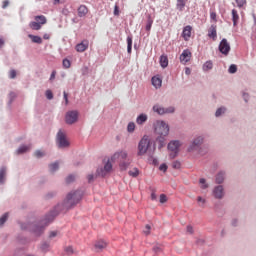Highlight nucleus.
<instances>
[{
  "mask_svg": "<svg viewBox=\"0 0 256 256\" xmlns=\"http://www.w3.org/2000/svg\"><path fill=\"white\" fill-rule=\"evenodd\" d=\"M81 199H83V190H74L69 192L63 203L56 205L53 210L46 214V222L53 223L55 217H57L59 213L73 209V207H75V205H77Z\"/></svg>",
  "mask_w": 256,
  "mask_h": 256,
  "instance_id": "f257e3e1",
  "label": "nucleus"
},
{
  "mask_svg": "<svg viewBox=\"0 0 256 256\" xmlns=\"http://www.w3.org/2000/svg\"><path fill=\"white\" fill-rule=\"evenodd\" d=\"M47 215L44 216V219L40 220L39 222H20V229L22 231H30V233H33L35 237H41L43 235V231H45V228L49 223L47 222Z\"/></svg>",
  "mask_w": 256,
  "mask_h": 256,
  "instance_id": "f03ea898",
  "label": "nucleus"
},
{
  "mask_svg": "<svg viewBox=\"0 0 256 256\" xmlns=\"http://www.w3.org/2000/svg\"><path fill=\"white\" fill-rule=\"evenodd\" d=\"M205 143V134H196L189 142L187 147L188 153H198V155H206L207 152L203 150Z\"/></svg>",
  "mask_w": 256,
  "mask_h": 256,
  "instance_id": "7ed1b4c3",
  "label": "nucleus"
},
{
  "mask_svg": "<svg viewBox=\"0 0 256 256\" xmlns=\"http://www.w3.org/2000/svg\"><path fill=\"white\" fill-rule=\"evenodd\" d=\"M56 147L58 149H68L70 147L71 143H69V140H67V134L63 129H59L56 134Z\"/></svg>",
  "mask_w": 256,
  "mask_h": 256,
  "instance_id": "20e7f679",
  "label": "nucleus"
},
{
  "mask_svg": "<svg viewBox=\"0 0 256 256\" xmlns=\"http://www.w3.org/2000/svg\"><path fill=\"white\" fill-rule=\"evenodd\" d=\"M151 145H152V143H151V139L149 138V136L144 135L138 143L137 155L139 157H143V155H145L147 153V151H149Z\"/></svg>",
  "mask_w": 256,
  "mask_h": 256,
  "instance_id": "39448f33",
  "label": "nucleus"
},
{
  "mask_svg": "<svg viewBox=\"0 0 256 256\" xmlns=\"http://www.w3.org/2000/svg\"><path fill=\"white\" fill-rule=\"evenodd\" d=\"M154 133L158 136H167L169 135V124L163 120H157L154 123Z\"/></svg>",
  "mask_w": 256,
  "mask_h": 256,
  "instance_id": "423d86ee",
  "label": "nucleus"
},
{
  "mask_svg": "<svg viewBox=\"0 0 256 256\" xmlns=\"http://www.w3.org/2000/svg\"><path fill=\"white\" fill-rule=\"evenodd\" d=\"M212 195L214 199H223L225 197V187L223 186V184H217L216 186H214L212 190Z\"/></svg>",
  "mask_w": 256,
  "mask_h": 256,
  "instance_id": "0eeeda50",
  "label": "nucleus"
},
{
  "mask_svg": "<svg viewBox=\"0 0 256 256\" xmlns=\"http://www.w3.org/2000/svg\"><path fill=\"white\" fill-rule=\"evenodd\" d=\"M218 49H219L220 53H222V55L227 56V55H229V53L231 51V44H229V42L227 41L226 38H223L220 41Z\"/></svg>",
  "mask_w": 256,
  "mask_h": 256,
  "instance_id": "6e6552de",
  "label": "nucleus"
},
{
  "mask_svg": "<svg viewBox=\"0 0 256 256\" xmlns=\"http://www.w3.org/2000/svg\"><path fill=\"white\" fill-rule=\"evenodd\" d=\"M77 119H79V113L75 110L68 111L65 116V121L67 125H73V123H77Z\"/></svg>",
  "mask_w": 256,
  "mask_h": 256,
  "instance_id": "1a4fd4ad",
  "label": "nucleus"
},
{
  "mask_svg": "<svg viewBox=\"0 0 256 256\" xmlns=\"http://www.w3.org/2000/svg\"><path fill=\"white\" fill-rule=\"evenodd\" d=\"M227 181V171L220 170L214 176V183L216 185H223Z\"/></svg>",
  "mask_w": 256,
  "mask_h": 256,
  "instance_id": "9d476101",
  "label": "nucleus"
},
{
  "mask_svg": "<svg viewBox=\"0 0 256 256\" xmlns=\"http://www.w3.org/2000/svg\"><path fill=\"white\" fill-rule=\"evenodd\" d=\"M111 169H113V164H111V162L108 160L103 168L97 169V175H99V177H105L107 173L111 171Z\"/></svg>",
  "mask_w": 256,
  "mask_h": 256,
  "instance_id": "9b49d317",
  "label": "nucleus"
},
{
  "mask_svg": "<svg viewBox=\"0 0 256 256\" xmlns=\"http://www.w3.org/2000/svg\"><path fill=\"white\" fill-rule=\"evenodd\" d=\"M191 51L189 49H185L182 52V55H180L179 59L181 63H189L191 61Z\"/></svg>",
  "mask_w": 256,
  "mask_h": 256,
  "instance_id": "f8f14e48",
  "label": "nucleus"
},
{
  "mask_svg": "<svg viewBox=\"0 0 256 256\" xmlns=\"http://www.w3.org/2000/svg\"><path fill=\"white\" fill-rule=\"evenodd\" d=\"M89 49V40H83L82 42L76 45V51L78 53H83Z\"/></svg>",
  "mask_w": 256,
  "mask_h": 256,
  "instance_id": "ddd939ff",
  "label": "nucleus"
},
{
  "mask_svg": "<svg viewBox=\"0 0 256 256\" xmlns=\"http://www.w3.org/2000/svg\"><path fill=\"white\" fill-rule=\"evenodd\" d=\"M179 147H181V141L172 140L168 143L167 149L168 151H179Z\"/></svg>",
  "mask_w": 256,
  "mask_h": 256,
  "instance_id": "4468645a",
  "label": "nucleus"
},
{
  "mask_svg": "<svg viewBox=\"0 0 256 256\" xmlns=\"http://www.w3.org/2000/svg\"><path fill=\"white\" fill-rule=\"evenodd\" d=\"M5 181H7V168L2 166L0 168V185H5Z\"/></svg>",
  "mask_w": 256,
  "mask_h": 256,
  "instance_id": "2eb2a0df",
  "label": "nucleus"
},
{
  "mask_svg": "<svg viewBox=\"0 0 256 256\" xmlns=\"http://www.w3.org/2000/svg\"><path fill=\"white\" fill-rule=\"evenodd\" d=\"M208 37L210 39H213V41H215V39H217V26L216 25H211L209 30H208Z\"/></svg>",
  "mask_w": 256,
  "mask_h": 256,
  "instance_id": "dca6fc26",
  "label": "nucleus"
},
{
  "mask_svg": "<svg viewBox=\"0 0 256 256\" xmlns=\"http://www.w3.org/2000/svg\"><path fill=\"white\" fill-rule=\"evenodd\" d=\"M94 247H95L97 253H99V252H101L103 249H105L107 247V242H105L103 240H98L94 244Z\"/></svg>",
  "mask_w": 256,
  "mask_h": 256,
  "instance_id": "f3484780",
  "label": "nucleus"
},
{
  "mask_svg": "<svg viewBox=\"0 0 256 256\" xmlns=\"http://www.w3.org/2000/svg\"><path fill=\"white\" fill-rule=\"evenodd\" d=\"M151 81L153 87H155L156 89H160L161 85H163V80L158 76L152 77Z\"/></svg>",
  "mask_w": 256,
  "mask_h": 256,
  "instance_id": "a211bd4d",
  "label": "nucleus"
},
{
  "mask_svg": "<svg viewBox=\"0 0 256 256\" xmlns=\"http://www.w3.org/2000/svg\"><path fill=\"white\" fill-rule=\"evenodd\" d=\"M227 113V107L226 106H220L219 108L216 109L215 112V117L219 119V117H223Z\"/></svg>",
  "mask_w": 256,
  "mask_h": 256,
  "instance_id": "6ab92c4d",
  "label": "nucleus"
},
{
  "mask_svg": "<svg viewBox=\"0 0 256 256\" xmlns=\"http://www.w3.org/2000/svg\"><path fill=\"white\" fill-rule=\"evenodd\" d=\"M147 119H148L147 114L142 113L138 115V117L136 118V123L137 125H144V123H147Z\"/></svg>",
  "mask_w": 256,
  "mask_h": 256,
  "instance_id": "aec40b11",
  "label": "nucleus"
},
{
  "mask_svg": "<svg viewBox=\"0 0 256 256\" xmlns=\"http://www.w3.org/2000/svg\"><path fill=\"white\" fill-rule=\"evenodd\" d=\"M127 53L128 55H131L132 51H133V36L129 35L127 36Z\"/></svg>",
  "mask_w": 256,
  "mask_h": 256,
  "instance_id": "412c9836",
  "label": "nucleus"
},
{
  "mask_svg": "<svg viewBox=\"0 0 256 256\" xmlns=\"http://www.w3.org/2000/svg\"><path fill=\"white\" fill-rule=\"evenodd\" d=\"M152 110L154 113H157V115H165V107L162 105L156 104L153 106Z\"/></svg>",
  "mask_w": 256,
  "mask_h": 256,
  "instance_id": "4be33fe9",
  "label": "nucleus"
},
{
  "mask_svg": "<svg viewBox=\"0 0 256 256\" xmlns=\"http://www.w3.org/2000/svg\"><path fill=\"white\" fill-rule=\"evenodd\" d=\"M191 29L192 28L190 25L184 27V29H183L182 37H184L185 41H187L191 37Z\"/></svg>",
  "mask_w": 256,
  "mask_h": 256,
  "instance_id": "5701e85b",
  "label": "nucleus"
},
{
  "mask_svg": "<svg viewBox=\"0 0 256 256\" xmlns=\"http://www.w3.org/2000/svg\"><path fill=\"white\" fill-rule=\"evenodd\" d=\"M89 13V8L85 5H80L78 8V17H85Z\"/></svg>",
  "mask_w": 256,
  "mask_h": 256,
  "instance_id": "b1692460",
  "label": "nucleus"
},
{
  "mask_svg": "<svg viewBox=\"0 0 256 256\" xmlns=\"http://www.w3.org/2000/svg\"><path fill=\"white\" fill-rule=\"evenodd\" d=\"M169 66V58H167L166 55H161L160 56V67H162V69H166V67Z\"/></svg>",
  "mask_w": 256,
  "mask_h": 256,
  "instance_id": "393cba45",
  "label": "nucleus"
},
{
  "mask_svg": "<svg viewBox=\"0 0 256 256\" xmlns=\"http://www.w3.org/2000/svg\"><path fill=\"white\" fill-rule=\"evenodd\" d=\"M127 159V152L121 151V152H116L112 157L111 160L115 161V159Z\"/></svg>",
  "mask_w": 256,
  "mask_h": 256,
  "instance_id": "a878e982",
  "label": "nucleus"
},
{
  "mask_svg": "<svg viewBox=\"0 0 256 256\" xmlns=\"http://www.w3.org/2000/svg\"><path fill=\"white\" fill-rule=\"evenodd\" d=\"M156 141L158 142V149H163V147L165 146V141H167V136H158L156 138Z\"/></svg>",
  "mask_w": 256,
  "mask_h": 256,
  "instance_id": "bb28decb",
  "label": "nucleus"
},
{
  "mask_svg": "<svg viewBox=\"0 0 256 256\" xmlns=\"http://www.w3.org/2000/svg\"><path fill=\"white\" fill-rule=\"evenodd\" d=\"M50 247L51 243L47 241H44L40 244V250L42 251V253H48Z\"/></svg>",
  "mask_w": 256,
  "mask_h": 256,
  "instance_id": "cd10ccee",
  "label": "nucleus"
},
{
  "mask_svg": "<svg viewBox=\"0 0 256 256\" xmlns=\"http://www.w3.org/2000/svg\"><path fill=\"white\" fill-rule=\"evenodd\" d=\"M28 37L29 39H31L32 43H37L38 45H41V43H43V38H41V36L29 34Z\"/></svg>",
  "mask_w": 256,
  "mask_h": 256,
  "instance_id": "c85d7f7f",
  "label": "nucleus"
},
{
  "mask_svg": "<svg viewBox=\"0 0 256 256\" xmlns=\"http://www.w3.org/2000/svg\"><path fill=\"white\" fill-rule=\"evenodd\" d=\"M232 21L234 27H237V24L239 23V13L235 9H232Z\"/></svg>",
  "mask_w": 256,
  "mask_h": 256,
  "instance_id": "c756f323",
  "label": "nucleus"
},
{
  "mask_svg": "<svg viewBox=\"0 0 256 256\" xmlns=\"http://www.w3.org/2000/svg\"><path fill=\"white\" fill-rule=\"evenodd\" d=\"M35 21H37L42 27L47 24V17L44 15H38L34 17Z\"/></svg>",
  "mask_w": 256,
  "mask_h": 256,
  "instance_id": "7c9ffc66",
  "label": "nucleus"
},
{
  "mask_svg": "<svg viewBox=\"0 0 256 256\" xmlns=\"http://www.w3.org/2000/svg\"><path fill=\"white\" fill-rule=\"evenodd\" d=\"M30 146L27 145H21L17 150L16 153L17 155H23V153H27L29 151Z\"/></svg>",
  "mask_w": 256,
  "mask_h": 256,
  "instance_id": "2f4dec72",
  "label": "nucleus"
},
{
  "mask_svg": "<svg viewBox=\"0 0 256 256\" xmlns=\"http://www.w3.org/2000/svg\"><path fill=\"white\" fill-rule=\"evenodd\" d=\"M29 27L33 31H39L42 26L35 20L29 23Z\"/></svg>",
  "mask_w": 256,
  "mask_h": 256,
  "instance_id": "473e14b6",
  "label": "nucleus"
},
{
  "mask_svg": "<svg viewBox=\"0 0 256 256\" xmlns=\"http://www.w3.org/2000/svg\"><path fill=\"white\" fill-rule=\"evenodd\" d=\"M7 221H9V212L4 213L0 217V227H3V225H5Z\"/></svg>",
  "mask_w": 256,
  "mask_h": 256,
  "instance_id": "72a5a7b5",
  "label": "nucleus"
},
{
  "mask_svg": "<svg viewBox=\"0 0 256 256\" xmlns=\"http://www.w3.org/2000/svg\"><path fill=\"white\" fill-rule=\"evenodd\" d=\"M151 27H153V18L151 14L147 15V23H146V31H151Z\"/></svg>",
  "mask_w": 256,
  "mask_h": 256,
  "instance_id": "f704fd0d",
  "label": "nucleus"
},
{
  "mask_svg": "<svg viewBox=\"0 0 256 256\" xmlns=\"http://www.w3.org/2000/svg\"><path fill=\"white\" fill-rule=\"evenodd\" d=\"M203 71H211L213 69V62L211 60L206 61L202 67Z\"/></svg>",
  "mask_w": 256,
  "mask_h": 256,
  "instance_id": "c9c22d12",
  "label": "nucleus"
},
{
  "mask_svg": "<svg viewBox=\"0 0 256 256\" xmlns=\"http://www.w3.org/2000/svg\"><path fill=\"white\" fill-rule=\"evenodd\" d=\"M148 161L151 165H154L155 167H157V165H159V160L157 158L153 157L151 154H149Z\"/></svg>",
  "mask_w": 256,
  "mask_h": 256,
  "instance_id": "e433bc0d",
  "label": "nucleus"
},
{
  "mask_svg": "<svg viewBox=\"0 0 256 256\" xmlns=\"http://www.w3.org/2000/svg\"><path fill=\"white\" fill-rule=\"evenodd\" d=\"M49 169L51 173H55V171H59V162H54L49 165Z\"/></svg>",
  "mask_w": 256,
  "mask_h": 256,
  "instance_id": "4c0bfd02",
  "label": "nucleus"
},
{
  "mask_svg": "<svg viewBox=\"0 0 256 256\" xmlns=\"http://www.w3.org/2000/svg\"><path fill=\"white\" fill-rule=\"evenodd\" d=\"M175 113V107L169 106V107H164V115H171Z\"/></svg>",
  "mask_w": 256,
  "mask_h": 256,
  "instance_id": "58836bf2",
  "label": "nucleus"
},
{
  "mask_svg": "<svg viewBox=\"0 0 256 256\" xmlns=\"http://www.w3.org/2000/svg\"><path fill=\"white\" fill-rule=\"evenodd\" d=\"M16 98H17V94L15 92L9 93V101H8L9 107H11V105L13 104V101H15Z\"/></svg>",
  "mask_w": 256,
  "mask_h": 256,
  "instance_id": "ea45409f",
  "label": "nucleus"
},
{
  "mask_svg": "<svg viewBox=\"0 0 256 256\" xmlns=\"http://www.w3.org/2000/svg\"><path fill=\"white\" fill-rule=\"evenodd\" d=\"M129 165H131V161H124L120 163V169L121 171H126L128 169Z\"/></svg>",
  "mask_w": 256,
  "mask_h": 256,
  "instance_id": "a19ab883",
  "label": "nucleus"
},
{
  "mask_svg": "<svg viewBox=\"0 0 256 256\" xmlns=\"http://www.w3.org/2000/svg\"><path fill=\"white\" fill-rule=\"evenodd\" d=\"M228 73H230V75H235V73H237V65L231 64L228 68Z\"/></svg>",
  "mask_w": 256,
  "mask_h": 256,
  "instance_id": "79ce46f5",
  "label": "nucleus"
},
{
  "mask_svg": "<svg viewBox=\"0 0 256 256\" xmlns=\"http://www.w3.org/2000/svg\"><path fill=\"white\" fill-rule=\"evenodd\" d=\"M199 183L201 185V189H209V184H207V180H205V178H200Z\"/></svg>",
  "mask_w": 256,
  "mask_h": 256,
  "instance_id": "37998d69",
  "label": "nucleus"
},
{
  "mask_svg": "<svg viewBox=\"0 0 256 256\" xmlns=\"http://www.w3.org/2000/svg\"><path fill=\"white\" fill-rule=\"evenodd\" d=\"M128 175H130V177H139V169L134 168L133 170H130Z\"/></svg>",
  "mask_w": 256,
  "mask_h": 256,
  "instance_id": "c03bdc74",
  "label": "nucleus"
},
{
  "mask_svg": "<svg viewBox=\"0 0 256 256\" xmlns=\"http://www.w3.org/2000/svg\"><path fill=\"white\" fill-rule=\"evenodd\" d=\"M62 65L64 67V69H69V67H71V60L65 58L62 61Z\"/></svg>",
  "mask_w": 256,
  "mask_h": 256,
  "instance_id": "a18cd8bd",
  "label": "nucleus"
},
{
  "mask_svg": "<svg viewBox=\"0 0 256 256\" xmlns=\"http://www.w3.org/2000/svg\"><path fill=\"white\" fill-rule=\"evenodd\" d=\"M177 7L179 8V11H183L185 8V0H177Z\"/></svg>",
  "mask_w": 256,
  "mask_h": 256,
  "instance_id": "49530a36",
  "label": "nucleus"
},
{
  "mask_svg": "<svg viewBox=\"0 0 256 256\" xmlns=\"http://www.w3.org/2000/svg\"><path fill=\"white\" fill-rule=\"evenodd\" d=\"M65 253H67L68 255H73V253H75V250H73V246H67L64 248Z\"/></svg>",
  "mask_w": 256,
  "mask_h": 256,
  "instance_id": "de8ad7c7",
  "label": "nucleus"
},
{
  "mask_svg": "<svg viewBox=\"0 0 256 256\" xmlns=\"http://www.w3.org/2000/svg\"><path fill=\"white\" fill-rule=\"evenodd\" d=\"M237 7H239V9H241L242 7H244V5L247 4V0H235Z\"/></svg>",
  "mask_w": 256,
  "mask_h": 256,
  "instance_id": "09e8293b",
  "label": "nucleus"
},
{
  "mask_svg": "<svg viewBox=\"0 0 256 256\" xmlns=\"http://www.w3.org/2000/svg\"><path fill=\"white\" fill-rule=\"evenodd\" d=\"M128 133H133L135 131V124L133 122H130L127 126Z\"/></svg>",
  "mask_w": 256,
  "mask_h": 256,
  "instance_id": "8fccbe9b",
  "label": "nucleus"
},
{
  "mask_svg": "<svg viewBox=\"0 0 256 256\" xmlns=\"http://www.w3.org/2000/svg\"><path fill=\"white\" fill-rule=\"evenodd\" d=\"M35 157H37V159H41V157H45V153L41 150H36Z\"/></svg>",
  "mask_w": 256,
  "mask_h": 256,
  "instance_id": "3c124183",
  "label": "nucleus"
},
{
  "mask_svg": "<svg viewBox=\"0 0 256 256\" xmlns=\"http://www.w3.org/2000/svg\"><path fill=\"white\" fill-rule=\"evenodd\" d=\"M170 151H171V153L169 154L170 159H175V157L179 155L178 150H170Z\"/></svg>",
  "mask_w": 256,
  "mask_h": 256,
  "instance_id": "603ef678",
  "label": "nucleus"
},
{
  "mask_svg": "<svg viewBox=\"0 0 256 256\" xmlns=\"http://www.w3.org/2000/svg\"><path fill=\"white\" fill-rule=\"evenodd\" d=\"M173 169H181V162L179 160H176L172 163Z\"/></svg>",
  "mask_w": 256,
  "mask_h": 256,
  "instance_id": "864d4df0",
  "label": "nucleus"
},
{
  "mask_svg": "<svg viewBox=\"0 0 256 256\" xmlns=\"http://www.w3.org/2000/svg\"><path fill=\"white\" fill-rule=\"evenodd\" d=\"M57 195V192L52 191V192H48L46 194V199H53V197H55Z\"/></svg>",
  "mask_w": 256,
  "mask_h": 256,
  "instance_id": "5fc2aeb1",
  "label": "nucleus"
},
{
  "mask_svg": "<svg viewBox=\"0 0 256 256\" xmlns=\"http://www.w3.org/2000/svg\"><path fill=\"white\" fill-rule=\"evenodd\" d=\"M144 235H149L151 233V225L147 224L143 230Z\"/></svg>",
  "mask_w": 256,
  "mask_h": 256,
  "instance_id": "6e6d98bb",
  "label": "nucleus"
},
{
  "mask_svg": "<svg viewBox=\"0 0 256 256\" xmlns=\"http://www.w3.org/2000/svg\"><path fill=\"white\" fill-rule=\"evenodd\" d=\"M46 98L51 101L53 99V92L51 90H46Z\"/></svg>",
  "mask_w": 256,
  "mask_h": 256,
  "instance_id": "4d7b16f0",
  "label": "nucleus"
},
{
  "mask_svg": "<svg viewBox=\"0 0 256 256\" xmlns=\"http://www.w3.org/2000/svg\"><path fill=\"white\" fill-rule=\"evenodd\" d=\"M73 181H75V176L73 174H70L67 178H66V183H73Z\"/></svg>",
  "mask_w": 256,
  "mask_h": 256,
  "instance_id": "13d9d810",
  "label": "nucleus"
},
{
  "mask_svg": "<svg viewBox=\"0 0 256 256\" xmlns=\"http://www.w3.org/2000/svg\"><path fill=\"white\" fill-rule=\"evenodd\" d=\"M231 226L232 227H238L239 226V219L234 218L231 220Z\"/></svg>",
  "mask_w": 256,
  "mask_h": 256,
  "instance_id": "bf43d9fd",
  "label": "nucleus"
},
{
  "mask_svg": "<svg viewBox=\"0 0 256 256\" xmlns=\"http://www.w3.org/2000/svg\"><path fill=\"white\" fill-rule=\"evenodd\" d=\"M167 169H168V166L165 163L161 164L160 167H159V170L163 171V173H166Z\"/></svg>",
  "mask_w": 256,
  "mask_h": 256,
  "instance_id": "052dcab7",
  "label": "nucleus"
},
{
  "mask_svg": "<svg viewBox=\"0 0 256 256\" xmlns=\"http://www.w3.org/2000/svg\"><path fill=\"white\" fill-rule=\"evenodd\" d=\"M17 77V71L16 70H11L9 73V78L10 79H15Z\"/></svg>",
  "mask_w": 256,
  "mask_h": 256,
  "instance_id": "680f3d73",
  "label": "nucleus"
},
{
  "mask_svg": "<svg viewBox=\"0 0 256 256\" xmlns=\"http://www.w3.org/2000/svg\"><path fill=\"white\" fill-rule=\"evenodd\" d=\"M160 203H167V195L165 194L160 195Z\"/></svg>",
  "mask_w": 256,
  "mask_h": 256,
  "instance_id": "e2e57ef3",
  "label": "nucleus"
},
{
  "mask_svg": "<svg viewBox=\"0 0 256 256\" xmlns=\"http://www.w3.org/2000/svg\"><path fill=\"white\" fill-rule=\"evenodd\" d=\"M153 251H154V253H161L162 248H161V246L156 245L153 247Z\"/></svg>",
  "mask_w": 256,
  "mask_h": 256,
  "instance_id": "0e129e2a",
  "label": "nucleus"
},
{
  "mask_svg": "<svg viewBox=\"0 0 256 256\" xmlns=\"http://www.w3.org/2000/svg\"><path fill=\"white\" fill-rule=\"evenodd\" d=\"M56 75H57V71L53 70L52 73H51V75H50V79H49V80H50V81H55Z\"/></svg>",
  "mask_w": 256,
  "mask_h": 256,
  "instance_id": "69168bd1",
  "label": "nucleus"
},
{
  "mask_svg": "<svg viewBox=\"0 0 256 256\" xmlns=\"http://www.w3.org/2000/svg\"><path fill=\"white\" fill-rule=\"evenodd\" d=\"M243 99H244L245 103H249V94L248 93H244L243 94Z\"/></svg>",
  "mask_w": 256,
  "mask_h": 256,
  "instance_id": "338daca9",
  "label": "nucleus"
},
{
  "mask_svg": "<svg viewBox=\"0 0 256 256\" xmlns=\"http://www.w3.org/2000/svg\"><path fill=\"white\" fill-rule=\"evenodd\" d=\"M114 15L115 16L119 15V6L118 5H115V7H114Z\"/></svg>",
  "mask_w": 256,
  "mask_h": 256,
  "instance_id": "774afa93",
  "label": "nucleus"
}]
</instances>
